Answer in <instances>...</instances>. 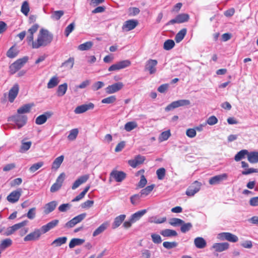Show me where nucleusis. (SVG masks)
<instances>
[{
	"mask_svg": "<svg viewBox=\"0 0 258 258\" xmlns=\"http://www.w3.org/2000/svg\"><path fill=\"white\" fill-rule=\"evenodd\" d=\"M35 211H36L35 208H31L29 210L28 212L27 213V217L29 219H33L35 217V215H36Z\"/></svg>",
	"mask_w": 258,
	"mask_h": 258,
	"instance_id": "obj_64",
	"label": "nucleus"
},
{
	"mask_svg": "<svg viewBox=\"0 0 258 258\" xmlns=\"http://www.w3.org/2000/svg\"><path fill=\"white\" fill-rule=\"evenodd\" d=\"M53 36L47 30L41 29L39 33L37 40L33 42V48H38L49 44L53 40Z\"/></svg>",
	"mask_w": 258,
	"mask_h": 258,
	"instance_id": "obj_1",
	"label": "nucleus"
},
{
	"mask_svg": "<svg viewBox=\"0 0 258 258\" xmlns=\"http://www.w3.org/2000/svg\"><path fill=\"white\" fill-rule=\"evenodd\" d=\"M194 244L196 247L202 249L206 247L207 243L203 237H198L195 239Z\"/></svg>",
	"mask_w": 258,
	"mask_h": 258,
	"instance_id": "obj_29",
	"label": "nucleus"
},
{
	"mask_svg": "<svg viewBox=\"0 0 258 258\" xmlns=\"http://www.w3.org/2000/svg\"><path fill=\"white\" fill-rule=\"evenodd\" d=\"M169 224L173 226H177L181 225V224L184 223V221L177 218H173L170 219Z\"/></svg>",
	"mask_w": 258,
	"mask_h": 258,
	"instance_id": "obj_52",
	"label": "nucleus"
},
{
	"mask_svg": "<svg viewBox=\"0 0 258 258\" xmlns=\"http://www.w3.org/2000/svg\"><path fill=\"white\" fill-rule=\"evenodd\" d=\"M90 188V186H87L84 189L83 191H82L79 195L76 197L73 200H72L73 202H77L83 199L86 194L88 192Z\"/></svg>",
	"mask_w": 258,
	"mask_h": 258,
	"instance_id": "obj_44",
	"label": "nucleus"
},
{
	"mask_svg": "<svg viewBox=\"0 0 258 258\" xmlns=\"http://www.w3.org/2000/svg\"><path fill=\"white\" fill-rule=\"evenodd\" d=\"M116 97L115 96H110L107 98H104L101 100V103L104 104L112 103L116 101Z\"/></svg>",
	"mask_w": 258,
	"mask_h": 258,
	"instance_id": "obj_59",
	"label": "nucleus"
},
{
	"mask_svg": "<svg viewBox=\"0 0 258 258\" xmlns=\"http://www.w3.org/2000/svg\"><path fill=\"white\" fill-rule=\"evenodd\" d=\"M176 17L178 23H182L187 22L189 18V15L184 13L179 14L176 16Z\"/></svg>",
	"mask_w": 258,
	"mask_h": 258,
	"instance_id": "obj_48",
	"label": "nucleus"
},
{
	"mask_svg": "<svg viewBox=\"0 0 258 258\" xmlns=\"http://www.w3.org/2000/svg\"><path fill=\"white\" fill-rule=\"evenodd\" d=\"M52 115V113L51 112H46L44 114L38 116L35 120V123L38 125H41L44 123L47 118L50 117Z\"/></svg>",
	"mask_w": 258,
	"mask_h": 258,
	"instance_id": "obj_20",
	"label": "nucleus"
},
{
	"mask_svg": "<svg viewBox=\"0 0 258 258\" xmlns=\"http://www.w3.org/2000/svg\"><path fill=\"white\" fill-rule=\"evenodd\" d=\"M187 32L186 28H183L180 30L175 35V40L177 43L181 42L185 37Z\"/></svg>",
	"mask_w": 258,
	"mask_h": 258,
	"instance_id": "obj_31",
	"label": "nucleus"
},
{
	"mask_svg": "<svg viewBox=\"0 0 258 258\" xmlns=\"http://www.w3.org/2000/svg\"><path fill=\"white\" fill-rule=\"evenodd\" d=\"M104 86V84L103 82L101 81H98L96 83H95L92 86V89L95 91H97L100 88H102Z\"/></svg>",
	"mask_w": 258,
	"mask_h": 258,
	"instance_id": "obj_61",
	"label": "nucleus"
},
{
	"mask_svg": "<svg viewBox=\"0 0 258 258\" xmlns=\"http://www.w3.org/2000/svg\"><path fill=\"white\" fill-rule=\"evenodd\" d=\"M58 222L59 221L58 220H54L42 226L41 227L42 233H45L54 228L58 224Z\"/></svg>",
	"mask_w": 258,
	"mask_h": 258,
	"instance_id": "obj_21",
	"label": "nucleus"
},
{
	"mask_svg": "<svg viewBox=\"0 0 258 258\" xmlns=\"http://www.w3.org/2000/svg\"><path fill=\"white\" fill-rule=\"evenodd\" d=\"M141 197V194H136L132 196L130 198L131 203L134 205L138 204L140 202Z\"/></svg>",
	"mask_w": 258,
	"mask_h": 258,
	"instance_id": "obj_56",
	"label": "nucleus"
},
{
	"mask_svg": "<svg viewBox=\"0 0 258 258\" xmlns=\"http://www.w3.org/2000/svg\"><path fill=\"white\" fill-rule=\"evenodd\" d=\"M64 14V12L61 10L54 11L51 16V18L55 20H58Z\"/></svg>",
	"mask_w": 258,
	"mask_h": 258,
	"instance_id": "obj_54",
	"label": "nucleus"
},
{
	"mask_svg": "<svg viewBox=\"0 0 258 258\" xmlns=\"http://www.w3.org/2000/svg\"><path fill=\"white\" fill-rule=\"evenodd\" d=\"M57 205V202L55 201H51L46 204L43 207V212L47 215L54 210Z\"/></svg>",
	"mask_w": 258,
	"mask_h": 258,
	"instance_id": "obj_22",
	"label": "nucleus"
},
{
	"mask_svg": "<svg viewBox=\"0 0 258 258\" xmlns=\"http://www.w3.org/2000/svg\"><path fill=\"white\" fill-rule=\"evenodd\" d=\"M27 56L18 59L10 66V73L11 74H14L18 70L23 67L24 64L28 61Z\"/></svg>",
	"mask_w": 258,
	"mask_h": 258,
	"instance_id": "obj_3",
	"label": "nucleus"
},
{
	"mask_svg": "<svg viewBox=\"0 0 258 258\" xmlns=\"http://www.w3.org/2000/svg\"><path fill=\"white\" fill-rule=\"evenodd\" d=\"M145 160V157L143 156L138 155L133 160H130L128 163L133 168L136 167L138 165L142 164Z\"/></svg>",
	"mask_w": 258,
	"mask_h": 258,
	"instance_id": "obj_17",
	"label": "nucleus"
},
{
	"mask_svg": "<svg viewBox=\"0 0 258 258\" xmlns=\"http://www.w3.org/2000/svg\"><path fill=\"white\" fill-rule=\"evenodd\" d=\"M247 160L250 163H257L258 152L254 151L248 152L247 154Z\"/></svg>",
	"mask_w": 258,
	"mask_h": 258,
	"instance_id": "obj_30",
	"label": "nucleus"
},
{
	"mask_svg": "<svg viewBox=\"0 0 258 258\" xmlns=\"http://www.w3.org/2000/svg\"><path fill=\"white\" fill-rule=\"evenodd\" d=\"M75 26V23H72L66 27L64 33L67 37H68L69 34L74 30Z\"/></svg>",
	"mask_w": 258,
	"mask_h": 258,
	"instance_id": "obj_62",
	"label": "nucleus"
},
{
	"mask_svg": "<svg viewBox=\"0 0 258 258\" xmlns=\"http://www.w3.org/2000/svg\"><path fill=\"white\" fill-rule=\"evenodd\" d=\"M151 238L152 241L155 244H159L162 242V239L159 234L156 233L151 234Z\"/></svg>",
	"mask_w": 258,
	"mask_h": 258,
	"instance_id": "obj_57",
	"label": "nucleus"
},
{
	"mask_svg": "<svg viewBox=\"0 0 258 258\" xmlns=\"http://www.w3.org/2000/svg\"><path fill=\"white\" fill-rule=\"evenodd\" d=\"M59 83L58 78L56 76L52 77L47 83V88L51 89L57 85Z\"/></svg>",
	"mask_w": 258,
	"mask_h": 258,
	"instance_id": "obj_41",
	"label": "nucleus"
},
{
	"mask_svg": "<svg viewBox=\"0 0 258 258\" xmlns=\"http://www.w3.org/2000/svg\"><path fill=\"white\" fill-rule=\"evenodd\" d=\"M32 142L31 141L25 142L22 140L21 142V146L20 149V152L24 153L28 151L31 147Z\"/></svg>",
	"mask_w": 258,
	"mask_h": 258,
	"instance_id": "obj_35",
	"label": "nucleus"
},
{
	"mask_svg": "<svg viewBox=\"0 0 258 258\" xmlns=\"http://www.w3.org/2000/svg\"><path fill=\"white\" fill-rule=\"evenodd\" d=\"M71 207V205L70 204H63L60 205L58 209L60 212H64L70 209Z\"/></svg>",
	"mask_w": 258,
	"mask_h": 258,
	"instance_id": "obj_63",
	"label": "nucleus"
},
{
	"mask_svg": "<svg viewBox=\"0 0 258 258\" xmlns=\"http://www.w3.org/2000/svg\"><path fill=\"white\" fill-rule=\"evenodd\" d=\"M93 42L87 41L78 46V49L81 51L88 50L93 46Z\"/></svg>",
	"mask_w": 258,
	"mask_h": 258,
	"instance_id": "obj_40",
	"label": "nucleus"
},
{
	"mask_svg": "<svg viewBox=\"0 0 258 258\" xmlns=\"http://www.w3.org/2000/svg\"><path fill=\"white\" fill-rule=\"evenodd\" d=\"M138 126L137 123L135 121H130L124 125V130L127 132H131Z\"/></svg>",
	"mask_w": 258,
	"mask_h": 258,
	"instance_id": "obj_45",
	"label": "nucleus"
},
{
	"mask_svg": "<svg viewBox=\"0 0 258 258\" xmlns=\"http://www.w3.org/2000/svg\"><path fill=\"white\" fill-rule=\"evenodd\" d=\"M67 240V237H60L56 239H55L53 242L51 243L52 245H54L55 246L58 247L60 246L61 245L66 243Z\"/></svg>",
	"mask_w": 258,
	"mask_h": 258,
	"instance_id": "obj_33",
	"label": "nucleus"
},
{
	"mask_svg": "<svg viewBox=\"0 0 258 258\" xmlns=\"http://www.w3.org/2000/svg\"><path fill=\"white\" fill-rule=\"evenodd\" d=\"M190 104V102L189 100H178L177 101H173L170 104H169L168 105H167L165 107V110L168 112L179 107L189 105Z\"/></svg>",
	"mask_w": 258,
	"mask_h": 258,
	"instance_id": "obj_4",
	"label": "nucleus"
},
{
	"mask_svg": "<svg viewBox=\"0 0 258 258\" xmlns=\"http://www.w3.org/2000/svg\"><path fill=\"white\" fill-rule=\"evenodd\" d=\"M79 134V130L78 128H74L70 131L69 135L68 136V139L70 141L75 140Z\"/></svg>",
	"mask_w": 258,
	"mask_h": 258,
	"instance_id": "obj_47",
	"label": "nucleus"
},
{
	"mask_svg": "<svg viewBox=\"0 0 258 258\" xmlns=\"http://www.w3.org/2000/svg\"><path fill=\"white\" fill-rule=\"evenodd\" d=\"M63 159L64 156L63 155L57 157L52 163V169H57L62 163Z\"/></svg>",
	"mask_w": 258,
	"mask_h": 258,
	"instance_id": "obj_34",
	"label": "nucleus"
},
{
	"mask_svg": "<svg viewBox=\"0 0 258 258\" xmlns=\"http://www.w3.org/2000/svg\"><path fill=\"white\" fill-rule=\"evenodd\" d=\"M217 238L220 240H227L231 242H236L238 240V237L230 232H222L218 234Z\"/></svg>",
	"mask_w": 258,
	"mask_h": 258,
	"instance_id": "obj_6",
	"label": "nucleus"
},
{
	"mask_svg": "<svg viewBox=\"0 0 258 258\" xmlns=\"http://www.w3.org/2000/svg\"><path fill=\"white\" fill-rule=\"evenodd\" d=\"M18 52L17 49L13 46L7 52V56L9 58H14L18 55Z\"/></svg>",
	"mask_w": 258,
	"mask_h": 258,
	"instance_id": "obj_39",
	"label": "nucleus"
},
{
	"mask_svg": "<svg viewBox=\"0 0 258 258\" xmlns=\"http://www.w3.org/2000/svg\"><path fill=\"white\" fill-rule=\"evenodd\" d=\"M8 121L14 122L18 128H20L26 123L27 117L25 115L18 114L9 117Z\"/></svg>",
	"mask_w": 258,
	"mask_h": 258,
	"instance_id": "obj_2",
	"label": "nucleus"
},
{
	"mask_svg": "<svg viewBox=\"0 0 258 258\" xmlns=\"http://www.w3.org/2000/svg\"><path fill=\"white\" fill-rule=\"evenodd\" d=\"M94 104L90 102L88 104H84L77 106L74 110L75 114L83 113L89 110H92L94 108Z\"/></svg>",
	"mask_w": 258,
	"mask_h": 258,
	"instance_id": "obj_9",
	"label": "nucleus"
},
{
	"mask_svg": "<svg viewBox=\"0 0 258 258\" xmlns=\"http://www.w3.org/2000/svg\"><path fill=\"white\" fill-rule=\"evenodd\" d=\"M19 86L18 84H15L10 90L8 95L9 101L12 103L16 98L19 93Z\"/></svg>",
	"mask_w": 258,
	"mask_h": 258,
	"instance_id": "obj_15",
	"label": "nucleus"
},
{
	"mask_svg": "<svg viewBox=\"0 0 258 258\" xmlns=\"http://www.w3.org/2000/svg\"><path fill=\"white\" fill-rule=\"evenodd\" d=\"M171 134L169 130L162 132L159 136L158 140L159 142H161L166 141L170 137Z\"/></svg>",
	"mask_w": 258,
	"mask_h": 258,
	"instance_id": "obj_46",
	"label": "nucleus"
},
{
	"mask_svg": "<svg viewBox=\"0 0 258 258\" xmlns=\"http://www.w3.org/2000/svg\"><path fill=\"white\" fill-rule=\"evenodd\" d=\"M86 217V214L82 213L73 218V220L74 221L76 224H77L78 223L81 222L82 220H83Z\"/></svg>",
	"mask_w": 258,
	"mask_h": 258,
	"instance_id": "obj_60",
	"label": "nucleus"
},
{
	"mask_svg": "<svg viewBox=\"0 0 258 258\" xmlns=\"http://www.w3.org/2000/svg\"><path fill=\"white\" fill-rule=\"evenodd\" d=\"M174 46V41L171 39H168L164 42L163 48L166 50H169L173 48Z\"/></svg>",
	"mask_w": 258,
	"mask_h": 258,
	"instance_id": "obj_43",
	"label": "nucleus"
},
{
	"mask_svg": "<svg viewBox=\"0 0 258 258\" xmlns=\"http://www.w3.org/2000/svg\"><path fill=\"white\" fill-rule=\"evenodd\" d=\"M22 189L19 188L11 192L7 197V200L11 203H15L18 202L21 196Z\"/></svg>",
	"mask_w": 258,
	"mask_h": 258,
	"instance_id": "obj_10",
	"label": "nucleus"
},
{
	"mask_svg": "<svg viewBox=\"0 0 258 258\" xmlns=\"http://www.w3.org/2000/svg\"><path fill=\"white\" fill-rule=\"evenodd\" d=\"M68 89V85L67 83H64L63 84L60 85L58 86L57 90V96H63L65 93H66V91Z\"/></svg>",
	"mask_w": 258,
	"mask_h": 258,
	"instance_id": "obj_37",
	"label": "nucleus"
},
{
	"mask_svg": "<svg viewBox=\"0 0 258 258\" xmlns=\"http://www.w3.org/2000/svg\"><path fill=\"white\" fill-rule=\"evenodd\" d=\"M29 11L30 8L28 2L24 1L21 6V12L25 16H28Z\"/></svg>",
	"mask_w": 258,
	"mask_h": 258,
	"instance_id": "obj_50",
	"label": "nucleus"
},
{
	"mask_svg": "<svg viewBox=\"0 0 258 258\" xmlns=\"http://www.w3.org/2000/svg\"><path fill=\"white\" fill-rule=\"evenodd\" d=\"M178 245V243L175 241H165L163 243V246L167 249H170L176 247Z\"/></svg>",
	"mask_w": 258,
	"mask_h": 258,
	"instance_id": "obj_51",
	"label": "nucleus"
},
{
	"mask_svg": "<svg viewBox=\"0 0 258 258\" xmlns=\"http://www.w3.org/2000/svg\"><path fill=\"white\" fill-rule=\"evenodd\" d=\"M248 151L246 150H242L238 152L234 157V160L236 161H239L245 158V155L247 156Z\"/></svg>",
	"mask_w": 258,
	"mask_h": 258,
	"instance_id": "obj_36",
	"label": "nucleus"
},
{
	"mask_svg": "<svg viewBox=\"0 0 258 258\" xmlns=\"http://www.w3.org/2000/svg\"><path fill=\"white\" fill-rule=\"evenodd\" d=\"M110 176L114 178L117 182H121L126 177V174L123 171L113 170Z\"/></svg>",
	"mask_w": 258,
	"mask_h": 258,
	"instance_id": "obj_18",
	"label": "nucleus"
},
{
	"mask_svg": "<svg viewBox=\"0 0 258 258\" xmlns=\"http://www.w3.org/2000/svg\"><path fill=\"white\" fill-rule=\"evenodd\" d=\"M12 244V241L10 238H7L3 240L0 244V250L3 251L6 248L10 246Z\"/></svg>",
	"mask_w": 258,
	"mask_h": 258,
	"instance_id": "obj_42",
	"label": "nucleus"
},
{
	"mask_svg": "<svg viewBox=\"0 0 258 258\" xmlns=\"http://www.w3.org/2000/svg\"><path fill=\"white\" fill-rule=\"evenodd\" d=\"M165 172L166 170L164 168H160L156 171V174L159 180H162L164 178Z\"/></svg>",
	"mask_w": 258,
	"mask_h": 258,
	"instance_id": "obj_58",
	"label": "nucleus"
},
{
	"mask_svg": "<svg viewBox=\"0 0 258 258\" xmlns=\"http://www.w3.org/2000/svg\"><path fill=\"white\" fill-rule=\"evenodd\" d=\"M154 184H152L147 186L146 188L142 189L140 192L141 196H142V197L148 195L152 191L154 187Z\"/></svg>",
	"mask_w": 258,
	"mask_h": 258,
	"instance_id": "obj_49",
	"label": "nucleus"
},
{
	"mask_svg": "<svg viewBox=\"0 0 258 258\" xmlns=\"http://www.w3.org/2000/svg\"><path fill=\"white\" fill-rule=\"evenodd\" d=\"M108 224L104 223L102 224L99 227H98L93 233V236H96L103 232L107 227Z\"/></svg>",
	"mask_w": 258,
	"mask_h": 258,
	"instance_id": "obj_38",
	"label": "nucleus"
},
{
	"mask_svg": "<svg viewBox=\"0 0 258 258\" xmlns=\"http://www.w3.org/2000/svg\"><path fill=\"white\" fill-rule=\"evenodd\" d=\"M125 217V215L122 214L115 217L112 225V228L115 229L118 227L124 220Z\"/></svg>",
	"mask_w": 258,
	"mask_h": 258,
	"instance_id": "obj_26",
	"label": "nucleus"
},
{
	"mask_svg": "<svg viewBox=\"0 0 258 258\" xmlns=\"http://www.w3.org/2000/svg\"><path fill=\"white\" fill-rule=\"evenodd\" d=\"M123 87V84L122 82H117L106 87V92L107 94H112L119 91Z\"/></svg>",
	"mask_w": 258,
	"mask_h": 258,
	"instance_id": "obj_13",
	"label": "nucleus"
},
{
	"mask_svg": "<svg viewBox=\"0 0 258 258\" xmlns=\"http://www.w3.org/2000/svg\"><path fill=\"white\" fill-rule=\"evenodd\" d=\"M42 233L41 229H36L33 232L26 236L24 238V240L25 241L36 240L39 238Z\"/></svg>",
	"mask_w": 258,
	"mask_h": 258,
	"instance_id": "obj_12",
	"label": "nucleus"
},
{
	"mask_svg": "<svg viewBox=\"0 0 258 258\" xmlns=\"http://www.w3.org/2000/svg\"><path fill=\"white\" fill-rule=\"evenodd\" d=\"M43 165V162H39L33 164L29 168V171L31 172H34Z\"/></svg>",
	"mask_w": 258,
	"mask_h": 258,
	"instance_id": "obj_55",
	"label": "nucleus"
},
{
	"mask_svg": "<svg viewBox=\"0 0 258 258\" xmlns=\"http://www.w3.org/2000/svg\"><path fill=\"white\" fill-rule=\"evenodd\" d=\"M85 242V240L80 238H73L69 243V247L73 248L76 246L80 245Z\"/></svg>",
	"mask_w": 258,
	"mask_h": 258,
	"instance_id": "obj_32",
	"label": "nucleus"
},
{
	"mask_svg": "<svg viewBox=\"0 0 258 258\" xmlns=\"http://www.w3.org/2000/svg\"><path fill=\"white\" fill-rule=\"evenodd\" d=\"M33 106L34 104L33 103L26 104L18 109L17 113L18 114H20L21 115L22 114L29 113L30 111L31 108Z\"/></svg>",
	"mask_w": 258,
	"mask_h": 258,
	"instance_id": "obj_27",
	"label": "nucleus"
},
{
	"mask_svg": "<svg viewBox=\"0 0 258 258\" xmlns=\"http://www.w3.org/2000/svg\"><path fill=\"white\" fill-rule=\"evenodd\" d=\"M138 25V21L137 20H129L124 23L122 29L124 31H129L135 28Z\"/></svg>",
	"mask_w": 258,
	"mask_h": 258,
	"instance_id": "obj_14",
	"label": "nucleus"
},
{
	"mask_svg": "<svg viewBox=\"0 0 258 258\" xmlns=\"http://www.w3.org/2000/svg\"><path fill=\"white\" fill-rule=\"evenodd\" d=\"M229 247V244L228 242L215 243L212 246V248L219 252L226 250Z\"/></svg>",
	"mask_w": 258,
	"mask_h": 258,
	"instance_id": "obj_19",
	"label": "nucleus"
},
{
	"mask_svg": "<svg viewBox=\"0 0 258 258\" xmlns=\"http://www.w3.org/2000/svg\"><path fill=\"white\" fill-rule=\"evenodd\" d=\"M227 174L223 173L211 177L209 181L210 184L215 185L220 183L223 180H226L227 178Z\"/></svg>",
	"mask_w": 258,
	"mask_h": 258,
	"instance_id": "obj_16",
	"label": "nucleus"
},
{
	"mask_svg": "<svg viewBox=\"0 0 258 258\" xmlns=\"http://www.w3.org/2000/svg\"><path fill=\"white\" fill-rule=\"evenodd\" d=\"M157 63V60L149 59L146 62L145 70L148 71L151 75L155 74L157 71L156 67Z\"/></svg>",
	"mask_w": 258,
	"mask_h": 258,
	"instance_id": "obj_8",
	"label": "nucleus"
},
{
	"mask_svg": "<svg viewBox=\"0 0 258 258\" xmlns=\"http://www.w3.org/2000/svg\"><path fill=\"white\" fill-rule=\"evenodd\" d=\"M180 230L182 233H186L192 227V225L191 223H183L181 224Z\"/></svg>",
	"mask_w": 258,
	"mask_h": 258,
	"instance_id": "obj_53",
	"label": "nucleus"
},
{
	"mask_svg": "<svg viewBox=\"0 0 258 258\" xmlns=\"http://www.w3.org/2000/svg\"><path fill=\"white\" fill-rule=\"evenodd\" d=\"M146 212L147 210L144 209L139 211L133 214L130 218L131 219L132 222L135 223L137 221L139 220L140 218L146 213Z\"/></svg>",
	"mask_w": 258,
	"mask_h": 258,
	"instance_id": "obj_28",
	"label": "nucleus"
},
{
	"mask_svg": "<svg viewBox=\"0 0 258 258\" xmlns=\"http://www.w3.org/2000/svg\"><path fill=\"white\" fill-rule=\"evenodd\" d=\"M74 63V58L73 57H70L68 59L62 63L60 67L64 68V70L65 71H69L73 68Z\"/></svg>",
	"mask_w": 258,
	"mask_h": 258,
	"instance_id": "obj_24",
	"label": "nucleus"
},
{
	"mask_svg": "<svg viewBox=\"0 0 258 258\" xmlns=\"http://www.w3.org/2000/svg\"><path fill=\"white\" fill-rule=\"evenodd\" d=\"M201 184L198 181H195L187 189L186 195L189 197L194 196L201 189Z\"/></svg>",
	"mask_w": 258,
	"mask_h": 258,
	"instance_id": "obj_7",
	"label": "nucleus"
},
{
	"mask_svg": "<svg viewBox=\"0 0 258 258\" xmlns=\"http://www.w3.org/2000/svg\"><path fill=\"white\" fill-rule=\"evenodd\" d=\"M160 233L163 237H174L178 235L177 232L172 229H165L160 231Z\"/></svg>",
	"mask_w": 258,
	"mask_h": 258,
	"instance_id": "obj_25",
	"label": "nucleus"
},
{
	"mask_svg": "<svg viewBox=\"0 0 258 258\" xmlns=\"http://www.w3.org/2000/svg\"><path fill=\"white\" fill-rule=\"evenodd\" d=\"M27 221H24L22 222L16 224L12 226L9 227L7 229L4 234L6 236L10 235L14 233L15 231L25 226L27 224Z\"/></svg>",
	"mask_w": 258,
	"mask_h": 258,
	"instance_id": "obj_11",
	"label": "nucleus"
},
{
	"mask_svg": "<svg viewBox=\"0 0 258 258\" xmlns=\"http://www.w3.org/2000/svg\"><path fill=\"white\" fill-rule=\"evenodd\" d=\"M131 64V62L128 60H123L111 65L109 68V72L116 71L124 68H126Z\"/></svg>",
	"mask_w": 258,
	"mask_h": 258,
	"instance_id": "obj_5",
	"label": "nucleus"
},
{
	"mask_svg": "<svg viewBox=\"0 0 258 258\" xmlns=\"http://www.w3.org/2000/svg\"><path fill=\"white\" fill-rule=\"evenodd\" d=\"M89 175L85 174L78 178L73 183L72 188L75 189L78 188L81 184L85 183L89 179Z\"/></svg>",
	"mask_w": 258,
	"mask_h": 258,
	"instance_id": "obj_23",
	"label": "nucleus"
}]
</instances>
